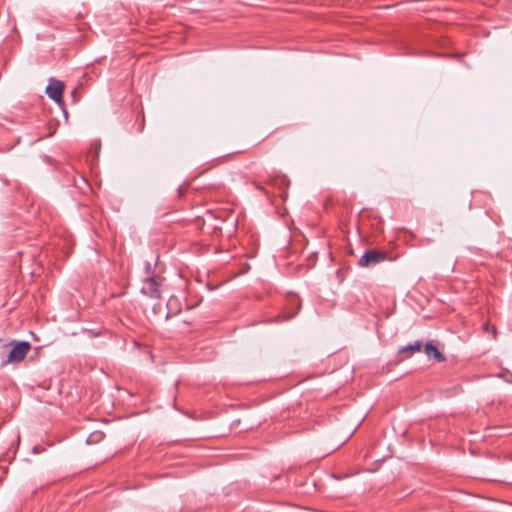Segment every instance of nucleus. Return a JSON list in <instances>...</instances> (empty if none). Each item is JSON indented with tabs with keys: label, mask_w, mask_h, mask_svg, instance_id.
Masks as SVG:
<instances>
[{
	"label": "nucleus",
	"mask_w": 512,
	"mask_h": 512,
	"mask_svg": "<svg viewBox=\"0 0 512 512\" xmlns=\"http://www.w3.org/2000/svg\"><path fill=\"white\" fill-rule=\"evenodd\" d=\"M147 278L143 281L141 292L152 298L159 299L161 297L160 282L152 275L150 263H146Z\"/></svg>",
	"instance_id": "nucleus-1"
},
{
	"label": "nucleus",
	"mask_w": 512,
	"mask_h": 512,
	"mask_svg": "<svg viewBox=\"0 0 512 512\" xmlns=\"http://www.w3.org/2000/svg\"><path fill=\"white\" fill-rule=\"evenodd\" d=\"M30 343L27 341H21L14 345L7 356V363H15L24 359L28 351L30 350Z\"/></svg>",
	"instance_id": "nucleus-2"
},
{
	"label": "nucleus",
	"mask_w": 512,
	"mask_h": 512,
	"mask_svg": "<svg viewBox=\"0 0 512 512\" xmlns=\"http://www.w3.org/2000/svg\"><path fill=\"white\" fill-rule=\"evenodd\" d=\"M387 258V254L384 252H378L376 250H368L366 251L362 257L359 259V266L361 267H369L372 265H376L381 261H384Z\"/></svg>",
	"instance_id": "nucleus-3"
},
{
	"label": "nucleus",
	"mask_w": 512,
	"mask_h": 512,
	"mask_svg": "<svg viewBox=\"0 0 512 512\" xmlns=\"http://www.w3.org/2000/svg\"><path fill=\"white\" fill-rule=\"evenodd\" d=\"M63 90V82L55 79H51L48 86L46 87V93L49 96V98H51L58 104H61L63 101Z\"/></svg>",
	"instance_id": "nucleus-4"
},
{
	"label": "nucleus",
	"mask_w": 512,
	"mask_h": 512,
	"mask_svg": "<svg viewBox=\"0 0 512 512\" xmlns=\"http://www.w3.org/2000/svg\"><path fill=\"white\" fill-rule=\"evenodd\" d=\"M424 352L429 358H433L437 362L445 360L444 355L432 343H427L424 347Z\"/></svg>",
	"instance_id": "nucleus-5"
},
{
	"label": "nucleus",
	"mask_w": 512,
	"mask_h": 512,
	"mask_svg": "<svg viewBox=\"0 0 512 512\" xmlns=\"http://www.w3.org/2000/svg\"><path fill=\"white\" fill-rule=\"evenodd\" d=\"M422 348V343L420 341H415L414 343H411V344H408L404 347H402L400 350H399V354H404V353H410V354H413L415 352H419Z\"/></svg>",
	"instance_id": "nucleus-6"
}]
</instances>
